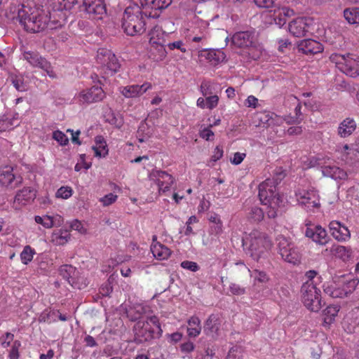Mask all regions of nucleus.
<instances>
[{
    "mask_svg": "<svg viewBox=\"0 0 359 359\" xmlns=\"http://www.w3.org/2000/svg\"><path fill=\"white\" fill-rule=\"evenodd\" d=\"M17 12V18L25 29L29 32L36 33L46 29H53L62 25L60 20H52L55 18V11L50 13L42 6H37L34 2L13 6L11 10Z\"/></svg>",
    "mask_w": 359,
    "mask_h": 359,
    "instance_id": "f257e3e1",
    "label": "nucleus"
},
{
    "mask_svg": "<svg viewBox=\"0 0 359 359\" xmlns=\"http://www.w3.org/2000/svg\"><path fill=\"white\" fill-rule=\"evenodd\" d=\"M285 176V171L278 168L274 179H266L259 186V200L263 205L268 206L267 215L270 218H275L278 215V208L284 205L283 197L276 193V185Z\"/></svg>",
    "mask_w": 359,
    "mask_h": 359,
    "instance_id": "f03ea898",
    "label": "nucleus"
},
{
    "mask_svg": "<svg viewBox=\"0 0 359 359\" xmlns=\"http://www.w3.org/2000/svg\"><path fill=\"white\" fill-rule=\"evenodd\" d=\"M138 313V316H132L133 320H138L134 326V332L136 337L140 341H150L154 338H160L162 335L163 330L158 321V318L156 316L147 317L146 319L142 317V312L144 308L138 306L135 309Z\"/></svg>",
    "mask_w": 359,
    "mask_h": 359,
    "instance_id": "7ed1b4c3",
    "label": "nucleus"
},
{
    "mask_svg": "<svg viewBox=\"0 0 359 359\" xmlns=\"http://www.w3.org/2000/svg\"><path fill=\"white\" fill-rule=\"evenodd\" d=\"M244 245L248 247V253L255 261L266 258L272 247V242L267 235L259 230L252 231L245 239Z\"/></svg>",
    "mask_w": 359,
    "mask_h": 359,
    "instance_id": "20e7f679",
    "label": "nucleus"
},
{
    "mask_svg": "<svg viewBox=\"0 0 359 359\" xmlns=\"http://www.w3.org/2000/svg\"><path fill=\"white\" fill-rule=\"evenodd\" d=\"M122 28L129 36L140 35L146 30V22L142 8L137 4L127 6L122 17Z\"/></svg>",
    "mask_w": 359,
    "mask_h": 359,
    "instance_id": "39448f33",
    "label": "nucleus"
},
{
    "mask_svg": "<svg viewBox=\"0 0 359 359\" xmlns=\"http://www.w3.org/2000/svg\"><path fill=\"white\" fill-rule=\"evenodd\" d=\"M330 60L341 72L351 77L359 76V55L332 53Z\"/></svg>",
    "mask_w": 359,
    "mask_h": 359,
    "instance_id": "423d86ee",
    "label": "nucleus"
},
{
    "mask_svg": "<svg viewBox=\"0 0 359 359\" xmlns=\"http://www.w3.org/2000/svg\"><path fill=\"white\" fill-rule=\"evenodd\" d=\"M278 253L283 259L294 265L301 262L299 249L290 239L280 235L276 238Z\"/></svg>",
    "mask_w": 359,
    "mask_h": 359,
    "instance_id": "0eeeda50",
    "label": "nucleus"
},
{
    "mask_svg": "<svg viewBox=\"0 0 359 359\" xmlns=\"http://www.w3.org/2000/svg\"><path fill=\"white\" fill-rule=\"evenodd\" d=\"M301 293L302 301L309 310L318 312L321 309L320 290L316 284L303 283Z\"/></svg>",
    "mask_w": 359,
    "mask_h": 359,
    "instance_id": "6e6552de",
    "label": "nucleus"
},
{
    "mask_svg": "<svg viewBox=\"0 0 359 359\" xmlns=\"http://www.w3.org/2000/svg\"><path fill=\"white\" fill-rule=\"evenodd\" d=\"M295 196L299 204L308 211H312L320 206L319 196L314 189H298Z\"/></svg>",
    "mask_w": 359,
    "mask_h": 359,
    "instance_id": "1a4fd4ad",
    "label": "nucleus"
},
{
    "mask_svg": "<svg viewBox=\"0 0 359 359\" xmlns=\"http://www.w3.org/2000/svg\"><path fill=\"white\" fill-rule=\"evenodd\" d=\"M194 23L196 25V27L192 29L191 33L189 34V40L192 43L205 46L209 36V23L205 20H200L198 17L195 18Z\"/></svg>",
    "mask_w": 359,
    "mask_h": 359,
    "instance_id": "9d476101",
    "label": "nucleus"
},
{
    "mask_svg": "<svg viewBox=\"0 0 359 359\" xmlns=\"http://www.w3.org/2000/svg\"><path fill=\"white\" fill-rule=\"evenodd\" d=\"M22 57L32 67L44 70L50 77L54 78L55 76V74L50 63L45 58L42 57L37 52L24 50Z\"/></svg>",
    "mask_w": 359,
    "mask_h": 359,
    "instance_id": "9b49d317",
    "label": "nucleus"
},
{
    "mask_svg": "<svg viewBox=\"0 0 359 359\" xmlns=\"http://www.w3.org/2000/svg\"><path fill=\"white\" fill-rule=\"evenodd\" d=\"M96 60L98 64L105 67L111 74H114L120 68V65L116 55L111 50L101 48L97 50Z\"/></svg>",
    "mask_w": 359,
    "mask_h": 359,
    "instance_id": "f8f14e48",
    "label": "nucleus"
},
{
    "mask_svg": "<svg viewBox=\"0 0 359 359\" xmlns=\"http://www.w3.org/2000/svg\"><path fill=\"white\" fill-rule=\"evenodd\" d=\"M105 97V93L100 86H92L81 90L76 95V100L79 104H89L102 101Z\"/></svg>",
    "mask_w": 359,
    "mask_h": 359,
    "instance_id": "ddd939ff",
    "label": "nucleus"
},
{
    "mask_svg": "<svg viewBox=\"0 0 359 359\" xmlns=\"http://www.w3.org/2000/svg\"><path fill=\"white\" fill-rule=\"evenodd\" d=\"M231 43L240 48H250L256 46L257 36L252 30L237 32L231 36Z\"/></svg>",
    "mask_w": 359,
    "mask_h": 359,
    "instance_id": "4468645a",
    "label": "nucleus"
},
{
    "mask_svg": "<svg viewBox=\"0 0 359 359\" xmlns=\"http://www.w3.org/2000/svg\"><path fill=\"white\" fill-rule=\"evenodd\" d=\"M313 20L311 18H297L289 24L290 32L296 37H303L311 33Z\"/></svg>",
    "mask_w": 359,
    "mask_h": 359,
    "instance_id": "2eb2a0df",
    "label": "nucleus"
},
{
    "mask_svg": "<svg viewBox=\"0 0 359 359\" xmlns=\"http://www.w3.org/2000/svg\"><path fill=\"white\" fill-rule=\"evenodd\" d=\"M143 9L150 18H158L162 10L167 8L172 0H140Z\"/></svg>",
    "mask_w": 359,
    "mask_h": 359,
    "instance_id": "dca6fc26",
    "label": "nucleus"
},
{
    "mask_svg": "<svg viewBox=\"0 0 359 359\" xmlns=\"http://www.w3.org/2000/svg\"><path fill=\"white\" fill-rule=\"evenodd\" d=\"M198 62L201 64L207 62L212 66H217L225 60L224 53L220 50L203 49L198 51Z\"/></svg>",
    "mask_w": 359,
    "mask_h": 359,
    "instance_id": "f3484780",
    "label": "nucleus"
},
{
    "mask_svg": "<svg viewBox=\"0 0 359 359\" xmlns=\"http://www.w3.org/2000/svg\"><path fill=\"white\" fill-rule=\"evenodd\" d=\"M304 233L306 237L320 245H325L330 241L326 230L320 225L308 226Z\"/></svg>",
    "mask_w": 359,
    "mask_h": 359,
    "instance_id": "a211bd4d",
    "label": "nucleus"
},
{
    "mask_svg": "<svg viewBox=\"0 0 359 359\" xmlns=\"http://www.w3.org/2000/svg\"><path fill=\"white\" fill-rule=\"evenodd\" d=\"M85 11L93 18L102 19L107 13L104 0H83Z\"/></svg>",
    "mask_w": 359,
    "mask_h": 359,
    "instance_id": "6ab92c4d",
    "label": "nucleus"
},
{
    "mask_svg": "<svg viewBox=\"0 0 359 359\" xmlns=\"http://www.w3.org/2000/svg\"><path fill=\"white\" fill-rule=\"evenodd\" d=\"M151 177L155 178L159 194H164L169 191L175 182L174 177L165 171L154 170L151 174Z\"/></svg>",
    "mask_w": 359,
    "mask_h": 359,
    "instance_id": "aec40b11",
    "label": "nucleus"
},
{
    "mask_svg": "<svg viewBox=\"0 0 359 359\" xmlns=\"http://www.w3.org/2000/svg\"><path fill=\"white\" fill-rule=\"evenodd\" d=\"M21 183L22 177L13 174L12 167L5 166L0 168V184L2 186L15 189Z\"/></svg>",
    "mask_w": 359,
    "mask_h": 359,
    "instance_id": "412c9836",
    "label": "nucleus"
},
{
    "mask_svg": "<svg viewBox=\"0 0 359 359\" xmlns=\"http://www.w3.org/2000/svg\"><path fill=\"white\" fill-rule=\"evenodd\" d=\"M152 88L149 82H144L142 85H128L121 87L120 93L126 98H136L142 95Z\"/></svg>",
    "mask_w": 359,
    "mask_h": 359,
    "instance_id": "4be33fe9",
    "label": "nucleus"
},
{
    "mask_svg": "<svg viewBox=\"0 0 359 359\" xmlns=\"http://www.w3.org/2000/svg\"><path fill=\"white\" fill-rule=\"evenodd\" d=\"M330 231L334 239L339 242H344L351 238V233L348 227L338 221H332L329 224Z\"/></svg>",
    "mask_w": 359,
    "mask_h": 359,
    "instance_id": "5701e85b",
    "label": "nucleus"
},
{
    "mask_svg": "<svg viewBox=\"0 0 359 359\" xmlns=\"http://www.w3.org/2000/svg\"><path fill=\"white\" fill-rule=\"evenodd\" d=\"M270 18L273 20L274 24L279 27L283 26L286 22L287 18L294 15V11L286 6L278 7L273 11H270Z\"/></svg>",
    "mask_w": 359,
    "mask_h": 359,
    "instance_id": "b1692460",
    "label": "nucleus"
},
{
    "mask_svg": "<svg viewBox=\"0 0 359 359\" xmlns=\"http://www.w3.org/2000/svg\"><path fill=\"white\" fill-rule=\"evenodd\" d=\"M298 49L306 55H314L323 50V45L313 39L302 40L298 45Z\"/></svg>",
    "mask_w": 359,
    "mask_h": 359,
    "instance_id": "393cba45",
    "label": "nucleus"
},
{
    "mask_svg": "<svg viewBox=\"0 0 359 359\" xmlns=\"http://www.w3.org/2000/svg\"><path fill=\"white\" fill-rule=\"evenodd\" d=\"M341 284V298L351 294L359 284V278L353 276H344L339 278Z\"/></svg>",
    "mask_w": 359,
    "mask_h": 359,
    "instance_id": "a878e982",
    "label": "nucleus"
},
{
    "mask_svg": "<svg viewBox=\"0 0 359 359\" xmlns=\"http://www.w3.org/2000/svg\"><path fill=\"white\" fill-rule=\"evenodd\" d=\"M35 197L36 194L34 189L29 187L24 188L17 193L14 200V206L15 208H20L22 205L32 201Z\"/></svg>",
    "mask_w": 359,
    "mask_h": 359,
    "instance_id": "bb28decb",
    "label": "nucleus"
},
{
    "mask_svg": "<svg viewBox=\"0 0 359 359\" xmlns=\"http://www.w3.org/2000/svg\"><path fill=\"white\" fill-rule=\"evenodd\" d=\"M359 325V306L353 308L343 322V327L347 333H353Z\"/></svg>",
    "mask_w": 359,
    "mask_h": 359,
    "instance_id": "cd10ccee",
    "label": "nucleus"
},
{
    "mask_svg": "<svg viewBox=\"0 0 359 359\" xmlns=\"http://www.w3.org/2000/svg\"><path fill=\"white\" fill-rule=\"evenodd\" d=\"M260 122L266 127L280 126L283 123V118L271 111H264L259 114Z\"/></svg>",
    "mask_w": 359,
    "mask_h": 359,
    "instance_id": "c85d7f7f",
    "label": "nucleus"
},
{
    "mask_svg": "<svg viewBox=\"0 0 359 359\" xmlns=\"http://www.w3.org/2000/svg\"><path fill=\"white\" fill-rule=\"evenodd\" d=\"M357 128L355 121L352 118H346L339 125L337 128L338 135L346 138L351 135Z\"/></svg>",
    "mask_w": 359,
    "mask_h": 359,
    "instance_id": "c756f323",
    "label": "nucleus"
},
{
    "mask_svg": "<svg viewBox=\"0 0 359 359\" xmlns=\"http://www.w3.org/2000/svg\"><path fill=\"white\" fill-rule=\"evenodd\" d=\"M322 172L324 176L331 177L334 180H345L347 173L343 169L335 165H326L322 167Z\"/></svg>",
    "mask_w": 359,
    "mask_h": 359,
    "instance_id": "7c9ffc66",
    "label": "nucleus"
},
{
    "mask_svg": "<svg viewBox=\"0 0 359 359\" xmlns=\"http://www.w3.org/2000/svg\"><path fill=\"white\" fill-rule=\"evenodd\" d=\"M151 251L155 258L159 260L167 259L171 255V250L160 243H154L151 246Z\"/></svg>",
    "mask_w": 359,
    "mask_h": 359,
    "instance_id": "2f4dec72",
    "label": "nucleus"
},
{
    "mask_svg": "<svg viewBox=\"0 0 359 359\" xmlns=\"http://www.w3.org/2000/svg\"><path fill=\"white\" fill-rule=\"evenodd\" d=\"M330 252L342 261L347 262L351 257L352 249L350 247L334 245L330 248Z\"/></svg>",
    "mask_w": 359,
    "mask_h": 359,
    "instance_id": "473e14b6",
    "label": "nucleus"
},
{
    "mask_svg": "<svg viewBox=\"0 0 359 359\" xmlns=\"http://www.w3.org/2000/svg\"><path fill=\"white\" fill-rule=\"evenodd\" d=\"M149 44L160 45L165 43V37L167 36L165 32L160 27H154L149 33Z\"/></svg>",
    "mask_w": 359,
    "mask_h": 359,
    "instance_id": "72a5a7b5",
    "label": "nucleus"
},
{
    "mask_svg": "<svg viewBox=\"0 0 359 359\" xmlns=\"http://www.w3.org/2000/svg\"><path fill=\"white\" fill-rule=\"evenodd\" d=\"M324 292L333 298H341L339 280L327 282L323 285Z\"/></svg>",
    "mask_w": 359,
    "mask_h": 359,
    "instance_id": "f704fd0d",
    "label": "nucleus"
},
{
    "mask_svg": "<svg viewBox=\"0 0 359 359\" xmlns=\"http://www.w3.org/2000/svg\"><path fill=\"white\" fill-rule=\"evenodd\" d=\"M96 157H104L108 154V146L104 138L101 135H97L95 138V144L93 146Z\"/></svg>",
    "mask_w": 359,
    "mask_h": 359,
    "instance_id": "c9c22d12",
    "label": "nucleus"
},
{
    "mask_svg": "<svg viewBox=\"0 0 359 359\" xmlns=\"http://www.w3.org/2000/svg\"><path fill=\"white\" fill-rule=\"evenodd\" d=\"M187 334L189 337H196L201 332V320L196 316H191L187 321Z\"/></svg>",
    "mask_w": 359,
    "mask_h": 359,
    "instance_id": "e433bc0d",
    "label": "nucleus"
},
{
    "mask_svg": "<svg viewBox=\"0 0 359 359\" xmlns=\"http://www.w3.org/2000/svg\"><path fill=\"white\" fill-rule=\"evenodd\" d=\"M71 238L69 232L67 230L58 229L55 231L51 236L52 241L57 245L66 244Z\"/></svg>",
    "mask_w": 359,
    "mask_h": 359,
    "instance_id": "4c0bfd02",
    "label": "nucleus"
},
{
    "mask_svg": "<svg viewBox=\"0 0 359 359\" xmlns=\"http://www.w3.org/2000/svg\"><path fill=\"white\" fill-rule=\"evenodd\" d=\"M60 274L67 280L69 284L74 287H76V283L74 281L73 276L76 273V269L71 265H63L60 268ZM79 289H82L81 286H77Z\"/></svg>",
    "mask_w": 359,
    "mask_h": 359,
    "instance_id": "58836bf2",
    "label": "nucleus"
},
{
    "mask_svg": "<svg viewBox=\"0 0 359 359\" xmlns=\"http://www.w3.org/2000/svg\"><path fill=\"white\" fill-rule=\"evenodd\" d=\"M167 55L165 44L151 45L149 57L154 61L163 60Z\"/></svg>",
    "mask_w": 359,
    "mask_h": 359,
    "instance_id": "ea45409f",
    "label": "nucleus"
},
{
    "mask_svg": "<svg viewBox=\"0 0 359 359\" xmlns=\"http://www.w3.org/2000/svg\"><path fill=\"white\" fill-rule=\"evenodd\" d=\"M344 17L351 25H359V7L346 8L344 11Z\"/></svg>",
    "mask_w": 359,
    "mask_h": 359,
    "instance_id": "a19ab883",
    "label": "nucleus"
},
{
    "mask_svg": "<svg viewBox=\"0 0 359 359\" xmlns=\"http://www.w3.org/2000/svg\"><path fill=\"white\" fill-rule=\"evenodd\" d=\"M209 221L212 223L210 226V233L219 235L223 231V224L219 216L216 213L211 214L208 217Z\"/></svg>",
    "mask_w": 359,
    "mask_h": 359,
    "instance_id": "79ce46f5",
    "label": "nucleus"
},
{
    "mask_svg": "<svg viewBox=\"0 0 359 359\" xmlns=\"http://www.w3.org/2000/svg\"><path fill=\"white\" fill-rule=\"evenodd\" d=\"M218 330V318L217 317L212 314L210 315L204 325V332L206 334H209L213 332H215Z\"/></svg>",
    "mask_w": 359,
    "mask_h": 359,
    "instance_id": "37998d69",
    "label": "nucleus"
},
{
    "mask_svg": "<svg viewBox=\"0 0 359 359\" xmlns=\"http://www.w3.org/2000/svg\"><path fill=\"white\" fill-rule=\"evenodd\" d=\"M35 254V250L33 249L31 246H25L20 255L22 263L27 265L29 262H32Z\"/></svg>",
    "mask_w": 359,
    "mask_h": 359,
    "instance_id": "c03bdc74",
    "label": "nucleus"
},
{
    "mask_svg": "<svg viewBox=\"0 0 359 359\" xmlns=\"http://www.w3.org/2000/svg\"><path fill=\"white\" fill-rule=\"evenodd\" d=\"M339 307L337 305L328 306L324 310V322L325 323H331L334 318L337 316Z\"/></svg>",
    "mask_w": 359,
    "mask_h": 359,
    "instance_id": "a18cd8bd",
    "label": "nucleus"
},
{
    "mask_svg": "<svg viewBox=\"0 0 359 359\" xmlns=\"http://www.w3.org/2000/svg\"><path fill=\"white\" fill-rule=\"evenodd\" d=\"M73 190L70 187H61L57 189L55 196L58 198L68 199L72 196Z\"/></svg>",
    "mask_w": 359,
    "mask_h": 359,
    "instance_id": "49530a36",
    "label": "nucleus"
},
{
    "mask_svg": "<svg viewBox=\"0 0 359 359\" xmlns=\"http://www.w3.org/2000/svg\"><path fill=\"white\" fill-rule=\"evenodd\" d=\"M69 227L72 230L78 231L81 234H86L87 229L84 226L83 223L79 219H73L69 222Z\"/></svg>",
    "mask_w": 359,
    "mask_h": 359,
    "instance_id": "de8ad7c7",
    "label": "nucleus"
},
{
    "mask_svg": "<svg viewBox=\"0 0 359 359\" xmlns=\"http://www.w3.org/2000/svg\"><path fill=\"white\" fill-rule=\"evenodd\" d=\"M53 138L62 146H65L69 143L68 137L63 132L59 130L53 133Z\"/></svg>",
    "mask_w": 359,
    "mask_h": 359,
    "instance_id": "09e8293b",
    "label": "nucleus"
},
{
    "mask_svg": "<svg viewBox=\"0 0 359 359\" xmlns=\"http://www.w3.org/2000/svg\"><path fill=\"white\" fill-rule=\"evenodd\" d=\"M11 81L13 85V86L15 88V89L18 91L23 92L26 90L25 85L23 81V78L22 76H11Z\"/></svg>",
    "mask_w": 359,
    "mask_h": 359,
    "instance_id": "8fccbe9b",
    "label": "nucleus"
},
{
    "mask_svg": "<svg viewBox=\"0 0 359 359\" xmlns=\"http://www.w3.org/2000/svg\"><path fill=\"white\" fill-rule=\"evenodd\" d=\"M13 121L6 116H0V133L11 130L13 127Z\"/></svg>",
    "mask_w": 359,
    "mask_h": 359,
    "instance_id": "3c124183",
    "label": "nucleus"
},
{
    "mask_svg": "<svg viewBox=\"0 0 359 359\" xmlns=\"http://www.w3.org/2000/svg\"><path fill=\"white\" fill-rule=\"evenodd\" d=\"M118 198V196L113 194L109 193L106 194L103 197L99 199V201L102 204L104 207L109 206L111 204L114 203Z\"/></svg>",
    "mask_w": 359,
    "mask_h": 359,
    "instance_id": "603ef678",
    "label": "nucleus"
},
{
    "mask_svg": "<svg viewBox=\"0 0 359 359\" xmlns=\"http://www.w3.org/2000/svg\"><path fill=\"white\" fill-rule=\"evenodd\" d=\"M250 219L253 222H260L264 218L263 210L257 207H254L250 212Z\"/></svg>",
    "mask_w": 359,
    "mask_h": 359,
    "instance_id": "864d4df0",
    "label": "nucleus"
},
{
    "mask_svg": "<svg viewBox=\"0 0 359 359\" xmlns=\"http://www.w3.org/2000/svg\"><path fill=\"white\" fill-rule=\"evenodd\" d=\"M251 276L255 280L260 283H266L269 279V276L265 272L259 270H255Z\"/></svg>",
    "mask_w": 359,
    "mask_h": 359,
    "instance_id": "5fc2aeb1",
    "label": "nucleus"
},
{
    "mask_svg": "<svg viewBox=\"0 0 359 359\" xmlns=\"http://www.w3.org/2000/svg\"><path fill=\"white\" fill-rule=\"evenodd\" d=\"M21 344L19 341H15L12 345L8 357L10 359H18L20 357L18 349Z\"/></svg>",
    "mask_w": 359,
    "mask_h": 359,
    "instance_id": "6e6d98bb",
    "label": "nucleus"
},
{
    "mask_svg": "<svg viewBox=\"0 0 359 359\" xmlns=\"http://www.w3.org/2000/svg\"><path fill=\"white\" fill-rule=\"evenodd\" d=\"M180 265L183 269L193 272H196L199 270V266L194 262L186 260L183 261Z\"/></svg>",
    "mask_w": 359,
    "mask_h": 359,
    "instance_id": "4d7b16f0",
    "label": "nucleus"
},
{
    "mask_svg": "<svg viewBox=\"0 0 359 359\" xmlns=\"http://www.w3.org/2000/svg\"><path fill=\"white\" fill-rule=\"evenodd\" d=\"M229 290L233 295H242L245 293V287L234 283L229 285Z\"/></svg>",
    "mask_w": 359,
    "mask_h": 359,
    "instance_id": "13d9d810",
    "label": "nucleus"
},
{
    "mask_svg": "<svg viewBox=\"0 0 359 359\" xmlns=\"http://www.w3.org/2000/svg\"><path fill=\"white\" fill-rule=\"evenodd\" d=\"M200 137L205 140H211L213 139L214 133L209 126L206 128L201 129L199 132Z\"/></svg>",
    "mask_w": 359,
    "mask_h": 359,
    "instance_id": "bf43d9fd",
    "label": "nucleus"
},
{
    "mask_svg": "<svg viewBox=\"0 0 359 359\" xmlns=\"http://www.w3.org/2000/svg\"><path fill=\"white\" fill-rule=\"evenodd\" d=\"M219 102V97L216 95L206 97V105L209 109H215Z\"/></svg>",
    "mask_w": 359,
    "mask_h": 359,
    "instance_id": "052dcab7",
    "label": "nucleus"
},
{
    "mask_svg": "<svg viewBox=\"0 0 359 359\" xmlns=\"http://www.w3.org/2000/svg\"><path fill=\"white\" fill-rule=\"evenodd\" d=\"M91 162H87L85 161V158H80V160L76 164L74 169L76 171L79 172L83 170H88L91 167Z\"/></svg>",
    "mask_w": 359,
    "mask_h": 359,
    "instance_id": "680f3d73",
    "label": "nucleus"
},
{
    "mask_svg": "<svg viewBox=\"0 0 359 359\" xmlns=\"http://www.w3.org/2000/svg\"><path fill=\"white\" fill-rule=\"evenodd\" d=\"M168 47L170 50H172L174 49H179L182 53H186L187 49L184 46V43L182 41H176L172 43H169L168 44Z\"/></svg>",
    "mask_w": 359,
    "mask_h": 359,
    "instance_id": "e2e57ef3",
    "label": "nucleus"
},
{
    "mask_svg": "<svg viewBox=\"0 0 359 359\" xmlns=\"http://www.w3.org/2000/svg\"><path fill=\"white\" fill-rule=\"evenodd\" d=\"M198 222V220L197 217L194 215H192L189 218V219L186 222L187 228L184 232L186 236H189L194 233L192 227L190 226V224L197 223Z\"/></svg>",
    "mask_w": 359,
    "mask_h": 359,
    "instance_id": "0e129e2a",
    "label": "nucleus"
},
{
    "mask_svg": "<svg viewBox=\"0 0 359 359\" xmlns=\"http://www.w3.org/2000/svg\"><path fill=\"white\" fill-rule=\"evenodd\" d=\"M67 133H69L71 134V135H72L71 140L73 144H75L77 145L81 144V142L79 140V135L81 134L80 130L74 131L72 129H67Z\"/></svg>",
    "mask_w": 359,
    "mask_h": 359,
    "instance_id": "69168bd1",
    "label": "nucleus"
},
{
    "mask_svg": "<svg viewBox=\"0 0 359 359\" xmlns=\"http://www.w3.org/2000/svg\"><path fill=\"white\" fill-rule=\"evenodd\" d=\"M245 105L255 109L258 106V99L254 95H249L245 101Z\"/></svg>",
    "mask_w": 359,
    "mask_h": 359,
    "instance_id": "338daca9",
    "label": "nucleus"
},
{
    "mask_svg": "<svg viewBox=\"0 0 359 359\" xmlns=\"http://www.w3.org/2000/svg\"><path fill=\"white\" fill-rule=\"evenodd\" d=\"M240 353L238 347H233L229 350L226 359H241Z\"/></svg>",
    "mask_w": 359,
    "mask_h": 359,
    "instance_id": "774afa93",
    "label": "nucleus"
}]
</instances>
